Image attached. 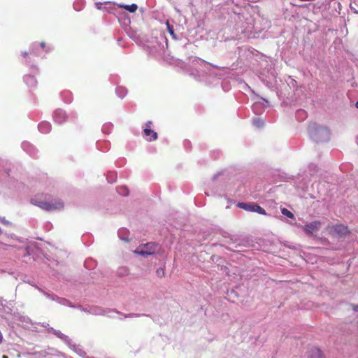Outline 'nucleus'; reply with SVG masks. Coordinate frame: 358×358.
I'll use <instances>...</instances> for the list:
<instances>
[{
    "label": "nucleus",
    "instance_id": "1",
    "mask_svg": "<svg viewBox=\"0 0 358 358\" xmlns=\"http://www.w3.org/2000/svg\"><path fill=\"white\" fill-rule=\"evenodd\" d=\"M85 311L87 313L94 315H105L111 318H114L115 316L113 315V313L122 315L124 318L134 317H139V314L130 313L128 315L122 314L119 311H117L114 309H103L101 307L99 306H93L90 307L89 309H85Z\"/></svg>",
    "mask_w": 358,
    "mask_h": 358
},
{
    "label": "nucleus",
    "instance_id": "2",
    "mask_svg": "<svg viewBox=\"0 0 358 358\" xmlns=\"http://www.w3.org/2000/svg\"><path fill=\"white\" fill-rule=\"evenodd\" d=\"M31 203L47 211L60 210L64 207V203L62 199H56L53 202H46L32 199Z\"/></svg>",
    "mask_w": 358,
    "mask_h": 358
},
{
    "label": "nucleus",
    "instance_id": "3",
    "mask_svg": "<svg viewBox=\"0 0 358 358\" xmlns=\"http://www.w3.org/2000/svg\"><path fill=\"white\" fill-rule=\"evenodd\" d=\"M237 206L247 211L255 212L264 215H266V210L260 206L255 203L240 202L237 204Z\"/></svg>",
    "mask_w": 358,
    "mask_h": 358
},
{
    "label": "nucleus",
    "instance_id": "4",
    "mask_svg": "<svg viewBox=\"0 0 358 358\" xmlns=\"http://www.w3.org/2000/svg\"><path fill=\"white\" fill-rule=\"evenodd\" d=\"M301 227L306 235L312 236L319 231L322 227V222L320 220H315Z\"/></svg>",
    "mask_w": 358,
    "mask_h": 358
},
{
    "label": "nucleus",
    "instance_id": "5",
    "mask_svg": "<svg viewBox=\"0 0 358 358\" xmlns=\"http://www.w3.org/2000/svg\"><path fill=\"white\" fill-rule=\"evenodd\" d=\"M327 229L330 234L339 236H345L350 234L348 227L341 224L329 226Z\"/></svg>",
    "mask_w": 358,
    "mask_h": 358
},
{
    "label": "nucleus",
    "instance_id": "6",
    "mask_svg": "<svg viewBox=\"0 0 358 358\" xmlns=\"http://www.w3.org/2000/svg\"><path fill=\"white\" fill-rule=\"evenodd\" d=\"M157 245L154 243H148L138 246L135 252L141 255H150L155 253Z\"/></svg>",
    "mask_w": 358,
    "mask_h": 358
},
{
    "label": "nucleus",
    "instance_id": "7",
    "mask_svg": "<svg viewBox=\"0 0 358 358\" xmlns=\"http://www.w3.org/2000/svg\"><path fill=\"white\" fill-rule=\"evenodd\" d=\"M43 293L47 299H49L52 301H55L57 302L58 303L63 305V306L73 307L72 303L69 300L66 299L65 298L58 296L54 292H43Z\"/></svg>",
    "mask_w": 358,
    "mask_h": 358
},
{
    "label": "nucleus",
    "instance_id": "8",
    "mask_svg": "<svg viewBox=\"0 0 358 358\" xmlns=\"http://www.w3.org/2000/svg\"><path fill=\"white\" fill-rule=\"evenodd\" d=\"M13 320L24 327H28L29 324H31V320L29 317L23 315L18 312H14Z\"/></svg>",
    "mask_w": 358,
    "mask_h": 358
},
{
    "label": "nucleus",
    "instance_id": "9",
    "mask_svg": "<svg viewBox=\"0 0 358 358\" xmlns=\"http://www.w3.org/2000/svg\"><path fill=\"white\" fill-rule=\"evenodd\" d=\"M143 136L149 141H155L157 139V133L151 129L145 128L143 130Z\"/></svg>",
    "mask_w": 358,
    "mask_h": 358
},
{
    "label": "nucleus",
    "instance_id": "10",
    "mask_svg": "<svg viewBox=\"0 0 358 358\" xmlns=\"http://www.w3.org/2000/svg\"><path fill=\"white\" fill-rule=\"evenodd\" d=\"M227 294V296H225V299H229V301H231L234 303H238L239 302L243 304V300H239L240 296L238 294V292H224Z\"/></svg>",
    "mask_w": 358,
    "mask_h": 358
},
{
    "label": "nucleus",
    "instance_id": "11",
    "mask_svg": "<svg viewBox=\"0 0 358 358\" xmlns=\"http://www.w3.org/2000/svg\"><path fill=\"white\" fill-rule=\"evenodd\" d=\"M68 346L80 357H84L86 355V352L80 345H76L72 341L71 345H69Z\"/></svg>",
    "mask_w": 358,
    "mask_h": 358
},
{
    "label": "nucleus",
    "instance_id": "12",
    "mask_svg": "<svg viewBox=\"0 0 358 358\" xmlns=\"http://www.w3.org/2000/svg\"><path fill=\"white\" fill-rule=\"evenodd\" d=\"M54 118L57 122L61 124L66 120L65 113L62 110H57L54 113Z\"/></svg>",
    "mask_w": 358,
    "mask_h": 358
},
{
    "label": "nucleus",
    "instance_id": "13",
    "mask_svg": "<svg viewBox=\"0 0 358 358\" xmlns=\"http://www.w3.org/2000/svg\"><path fill=\"white\" fill-rule=\"evenodd\" d=\"M48 326H49L48 324H43V327H46L48 329V331L49 333H52L55 336H57L58 338H60L61 336L63 335V333H62L59 330H56V329H53L52 327H50Z\"/></svg>",
    "mask_w": 358,
    "mask_h": 358
},
{
    "label": "nucleus",
    "instance_id": "14",
    "mask_svg": "<svg viewBox=\"0 0 358 358\" xmlns=\"http://www.w3.org/2000/svg\"><path fill=\"white\" fill-rule=\"evenodd\" d=\"M24 79L29 87H34L36 85L37 81L36 78L32 76H26Z\"/></svg>",
    "mask_w": 358,
    "mask_h": 358
},
{
    "label": "nucleus",
    "instance_id": "15",
    "mask_svg": "<svg viewBox=\"0 0 358 358\" xmlns=\"http://www.w3.org/2000/svg\"><path fill=\"white\" fill-rule=\"evenodd\" d=\"M120 7L124 8L125 10L129 11L130 13L136 12L138 8L137 5L135 3H133L131 5H121Z\"/></svg>",
    "mask_w": 358,
    "mask_h": 358
},
{
    "label": "nucleus",
    "instance_id": "16",
    "mask_svg": "<svg viewBox=\"0 0 358 358\" xmlns=\"http://www.w3.org/2000/svg\"><path fill=\"white\" fill-rule=\"evenodd\" d=\"M311 358H322V352L320 350L317 348H312Z\"/></svg>",
    "mask_w": 358,
    "mask_h": 358
},
{
    "label": "nucleus",
    "instance_id": "17",
    "mask_svg": "<svg viewBox=\"0 0 358 358\" xmlns=\"http://www.w3.org/2000/svg\"><path fill=\"white\" fill-rule=\"evenodd\" d=\"M38 127L42 132H48L50 129V125L48 122H41Z\"/></svg>",
    "mask_w": 358,
    "mask_h": 358
},
{
    "label": "nucleus",
    "instance_id": "18",
    "mask_svg": "<svg viewBox=\"0 0 358 358\" xmlns=\"http://www.w3.org/2000/svg\"><path fill=\"white\" fill-rule=\"evenodd\" d=\"M281 213L282 215L287 216V217L289 218H293L294 217V214L289 211L288 209L285 208H283L281 209Z\"/></svg>",
    "mask_w": 358,
    "mask_h": 358
},
{
    "label": "nucleus",
    "instance_id": "19",
    "mask_svg": "<svg viewBox=\"0 0 358 358\" xmlns=\"http://www.w3.org/2000/svg\"><path fill=\"white\" fill-rule=\"evenodd\" d=\"M0 306H1L3 307V311H4L6 315H12L13 317V313H13V310H12V309L10 307H8V306H6V307L3 306V304H2L1 301H0Z\"/></svg>",
    "mask_w": 358,
    "mask_h": 358
},
{
    "label": "nucleus",
    "instance_id": "20",
    "mask_svg": "<svg viewBox=\"0 0 358 358\" xmlns=\"http://www.w3.org/2000/svg\"><path fill=\"white\" fill-rule=\"evenodd\" d=\"M61 341H62L65 344L67 345H71L72 340L66 335L64 334L61 336L59 338Z\"/></svg>",
    "mask_w": 358,
    "mask_h": 358
},
{
    "label": "nucleus",
    "instance_id": "21",
    "mask_svg": "<svg viewBox=\"0 0 358 358\" xmlns=\"http://www.w3.org/2000/svg\"><path fill=\"white\" fill-rule=\"evenodd\" d=\"M61 341H62L65 344L67 345H71L72 340L66 335L64 334L61 336L59 338Z\"/></svg>",
    "mask_w": 358,
    "mask_h": 358
},
{
    "label": "nucleus",
    "instance_id": "22",
    "mask_svg": "<svg viewBox=\"0 0 358 358\" xmlns=\"http://www.w3.org/2000/svg\"><path fill=\"white\" fill-rule=\"evenodd\" d=\"M156 274L158 277L159 278H162L164 276V268H159L157 271H156Z\"/></svg>",
    "mask_w": 358,
    "mask_h": 358
},
{
    "label": "nucleus",
    "instance_id": "23",
    "mask_svg": "<svg viewBox=\"0 0 358 358\" xmlns=\"http://www.w3.org/2000/svg\"><path fill=\"white\" fill-rule=\"evenodd\" d=\"M166 26H167V29H168V31H169V34L173 36L174 35V31H173V26L170 25L169 22H166Z\"/></svg>",
    "mask_w": 358,
    "mask_h": 358
},
{
    "label": "nucleus",
    "instance_id": "24",
    "mask_svg": "<svg viewBox=\"0 0 358 358\" xmlns=\"http://www.w3.org/2000/svg\"><path fill=\"white\" fill-rule=\"evenodd\" d=\"M255 124L257 126V127H259L261 126L262 124H263V122L262 121H261L259 119H257L254 121Z\"/></svg>",
    "mask_w": 358,
    "mask_h": 358
},
{
    "label": "nucleus",
    "instance_id": "25",
    "mask_svg": "<svg viewBox=\"0 0 358 358\" xmlns=\"http://www.w3.org/2000/svg\"><path fill=\"white\" fill-rule=\"evenodd\" d=\"M152 124V122L151 121H148L145 123V128L150 129Z\"/></svg>",
    "mask_w": 358,
    "mask_h": 358
},
{
    "label": "nucleus",
    "instance_id": "26",
    "mask_svg": "<svg viewBox=\"0 0 358 358\" xmlns=\"http://www.w3.org/2000/svg\"><path fill=\"white\" fill-rule=\"evenodd\" d=\"M352 306L355 312H358V305H352Z\"/></svg>",
    "mask_w": 358,
    "mask_h": 358
},
{
    "label": "nucleus",
    "instance_id": "27",
    "mask_svg": "<svg viewBox=\"0 0 358 358\" xmlns=\"http://www.w3.org/2000/svg\"><path fill=\"white\" fill-rule=\"evenodd\" d=\"M101 3H96V8H97L98 9H100V8H101Z\"/></svg>",
    "mask_w": 358,
    "mask_h": 358
},
{
    "label": "nucleus",
    "instance_id": "28",
    "mask_svg": "<svg viewBox=\"0 0 358 358\" xmlns=\"http://www.w3.org/2000/svg\"><path fill=\"white\" fill-rule=\"evenodd\" d=\"M2 341H3V336H2L1 332L0 331V344L2 343Z\"/></svg>",
    "mask_w": 358,
    "mask_h": 358
},
{
    "label": "nucleus",
    "instance_id": "29",
    "mask_svg": "<svg viewBox=\"0 0 358 358\" xmlns=\"http://www.w3.org/2000/svg\"><path fill=\"white\" fill-rule=\"evenodd\" d=\"M41 46L43 48L45 47V43L44 42H41Z\"/></svg>",
    "mask_w": 358,
    "mask_h": 358
},
{
    "label": "nucleus",
    "instance_id": "30",
    "mask_svg": "<svg viewBox=\"0 0 358 358\" xmlns=\"http://www.w3.org/2000/svg\"><path fill=\"white\" fill-rule=\"evenodd\" d=\"M27 55V52H22V56L24 57H26V56Z\"/></svg>",
    "mask_w": 358,
    "mask_h": 358
},
{
    "label": "nucleus",
    "instance_id": "31",
    "mask_svg": "<svg viewBox=\"0 0 358 358\" xmlns=\"http://www.w3.org/2000/svg\"><path fill=\"white\" fill-rule=\"evenodd\" d=\"M124 189V191L125 192V194H128V192H127V189Z\"/></svg>",
    "mask_w": 358,
    "mask_h": 358
},
{
    "label": "nucleus",
    "instance_id": "32",
    "mask_svg": "<svg viewBox=\"0 0 358 358\" xmlns=\"http://www.w3.org/2000/svg\"><path fill=\"white\" fill-rule=\"evenodd\" d=\"M2 358H8V357L6 355H3Z\"/></svg>",
    "mask_w": 358,
    "mask_h": 358
},
{
    "label": "nucleus",
    "instance_id": "33",
    "mask_svg": "<svg viewBox=\"0 0 358 358\" xmlns=\"http://www.w3.org/2000/svg\"><path fill=\"white\" fill-rule=\"evenodd\" d=\"M355 106H356V107L358 108V101L356 102Z\"/></svg>",
    "mask_w": 358,
    "mask_h": 358
},
{
    "label": "nucleus",
    "instance_id": "34",
    "mask_svg": "<svg viewBox=\"0 0 358 358\" xmlns=\"http://www.w3.org/2000/svg\"><path fill=\"white\" fill-rule=\"evenodd\" d=\"M5 319H8V317L6 315H4Z\"/></svg>",
    "mask_w": 358,
    "mask_h": 358
}]
</instances>
